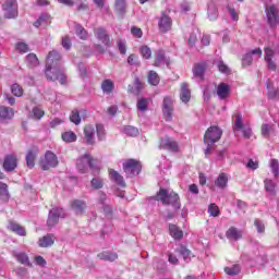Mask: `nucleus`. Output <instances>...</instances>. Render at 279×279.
<instances>
[{"instance_id":"f257e3e1","label":"nucleus","mask_w":279,"mask_h":279,"mask_svg":"<svg viewBox=\"0 0 279 279\" xmlns=\"http://www.w3.org/2000/svg\"><path fill=\"white\" fill-rule=\"evenodd\" d=\"M61 58L56 50L48 53L45 75L50 82L58 81L60 84H66V74H64V66L62 65V61H60Z\"/></svg>"},{"instance_id":"f03ea898","label":"nucleus","mask_w":279,"mask_h":279,"mask_svg":"<svg viewBox=\"0 0 279 279\" xmlns=\"http://www.w3.org/2000/svg\"><path fill=\"white\" fill-rule=\"evenodd\" d=\"M222 134L223 131H221V129H219L218 126H210L209 129H207L204 135V144L207 145L205 149V156H208V154L213 151V145L221 140Z\"/></svg>"},{"instance_id":"7ed1b4c3","label":"nucleus","mask_w":279,"mask_h":279,"mask_svg":"<svg viewBox=\"0 0 279 279\" xmlns=\"http://www.w3.org/2000/svg\"><path fill=\"white\" fill-rule=\"evenodd\" d=\"M155 199L165 205L170 204L175 210H180V196L175 192L169 193V191L160 189L159 193L155 196Z\"/></svg>"},{"instance_id":"20e7f679","label":"nucleus","mask_w":279,"mask_h":279,"mask_svg":"<svg viewBox=\"0 0 279 279\" xmlns=\"http://www.w3.org/2000/svg\"><path fill=\"white\" fill-rule=\"evenodd\" d=\"M76 167L80 173H86L88 169H92L94 173H99V165H97V160L93 159L89 154H85L83 157L78 158Z\"/></svg>"},{"instance_id":"39448f33","label":"nucleus","mask_w":279,"mask_h":279,"mask_svg":"<svg viewBox=\"0 0 279 279\" xmlns=\"http://www.w3.org/2000/svg\"><path fill=\"white\" fill-rule=\"evenodd\" d=\"M4 19H16L19 16V3L16 0H5L2 4Z\"/></svg>"},{"instance_id":"423d86ee","label":"nucleus","mask_w":279,"mask_h":279,"mask_svg":"<svg viewBox=\"0 0 279 279\" xmlns=\"http://www.w3.org/2000/svg\"><path fill=\"white\" fill-rule=\"evenodd\" d=\"M58 156L51 150H48L40 160V167L44 171H49V169L58 167Z\"/></svg>"},{"instance_id":"0eeeda50","label":"nucleus","mask_w":279,"mask_h":279,"mask_svg":"<svg viewBox=\"0 0 279 279\" xmlns=\"http://www.w3.org/2000/svg\"><path fill=\"white\" fill-rule=\"evenodd\" d=\"M142 167L143 166H141V162L135 159H128L123 162L124 172L129 178L138 175V173H141Z\"/></svg>"},{"instance_id":"6e6552de","label":"nucleus","mask_w":279,"mask_h":279,"mask_svg":"<svg viewBox=\"0 0 279 279\" xmlns=\"http://www.w3.org/2000/svg\"><path fill=\"white\" fill-rule=\"evenodd\" d=\"M267 23L270 27L279 25V10L275 4L268 5L265 9Z\"/></svg>"},{"instance_id":"1a4fd4ad","label":"nucleus","mask_w":279,"mask_h":279,"mask_svg":"<svg viewBox=\"0 0 279 279\" xmlns=\"http://www.w3.org/2000/svg\"><path fill=\"white\" fill-rule=\"evenodd\" d=\"M263 58V50L260 48L250 50L242 57V66H251L252 62Z\"/></svg>"},{"instance_id":"9d476101","label":"nucleus","mask_w":279,"mask_h":279,"mask_svg":"<svg viewBox=\"0 0 279 279\" xmlns=\"http://www.w3.org/2000/svg\"><path fill=\"white\" fill-rule=\"evenodd\" d=\"M64 217H66V213H64L62 208H52L48 215V221H47L48 227L53 228V226L58 223V220L60 218L64 219Z\"/></svg>"},{"instance_id":"9b49d317","label":"nucleus","mask_w":279,"mask_h":279,"mask_svg":"<svg viewBox=\"0 0 279 279\" xmlns=\"http://www.w3.org/2000/svg\"><path fill=\"white\" fill-rule=\"evenodd\" d=\"M160 149H166V151L175 153L180 149L178 142L172 137H163L160 140L159 144Z\"/></svg>"},{"instance_id":"f8f14e48","label":"nucleus","mask_w":279,"mask_h":279,"mask_svg":"<svg viewBox=\"0 0 279 279\" xmlns=\"http://www.w3.org/2000/svg\"><path fill=\"white\" fill-rule=\"evenodd\" d=\"M173 25V21L171 17L165 13H161V16L159 17L158 21V28L159 32L162 34H167L171 29V26Z\"/></svg>"},{"instance_id":"ddd939ff","label":"nucleus","mask_w":279,"mask_h":279,"mask_svg":"<svg viewBox=\"0 0 279 279\" xmlns=\"http://www.w3.org/2000/svg\"><path fill=\"white\" fill-rule=\"evenodd\" d=\"M264 51H265V62L267 64V68L269 69V71H276L277 65H276V61L274 60V56H276V51H274V49H271L270 47H266Z\"/></svg>"},{"instance_id":"4468645a","label":"nucleus","mask_w":279,"mask_h":279,"mask_svg":"<svg viewBox=\"0 0 279 279\" xmlns=\"http://www.w3.org/2000/svg\"><path fill=\"white\" fill-rule=\"evenodd\" d=\"M162 112L167 118V121H171V119H173V99H171V97L163 98Z\"/></svg>"},{"instance_id":"2eb2a0df","label":"nucleus","mask_w":279,"mask_h":279,"mask_svg":"<svg viewBox=\"0 0 279 279\" xmlns=\"http://www.w3.org/2000/svg\"><path fill=\"white\" fill-rule=\"evenodd\" d=\"M3 170L7 172L14 171L17 167V159L14 155H7L2 163Z\"/></svg>"},{"instance_id":"dca6fc26","label":"nucleus","mask_w":279,"mask_h":279,"mask_svg":"<svg viewBox=\"0 0 279 279\" xmlns=\"http://www.w3.org/2000/svg\"><path fill=\"white\" fill-rule=\"evenodd\" d=\"M94 35L105 47L110 46V36H108V33H106V29L102 27H98L94 29Z\"/></svg>"},{"instance_id":"f3484780","label":"nucleus","mask_w":279,"mask_h":279,"mask_svg":"<svg viewBox=\"0 0 279 279\" xmlns=\"http://www.w3.org/2000/svg\"><path fill=\"white\" fill-rule=\"evenodd\" d=\"M95 126L93 124L84 128V141L87 145H95Z\"/></svg>"},{"instance_id":"a211bd4d","label":"nucleus","mask_w":279,"mask_h":279,"mask_svg":"<svg viewBox=\"0 0 279 279\" xmlns=\"http://www.w3.org/2000/svg\"><path fill=\"white\" fill-rule=\"evenodd\" d=\"M226 238L229 241H241V239H243V230H239L236 227H231L227 230Z\"/></svg>"},{"instance_id":"6ab92c4d","label":"nucleus","mask_w":279,"mask_h":279,"mask_svg":"<svg viewBox=\"0 0 279 279\" xmlns=\"http://www.w3.org/2000/svg\"><path fill=\"white\" fill-rule=\"evenodd\" d=\"M216 93L220 100L228 99L230 97V85L226 83L218 84Z\"/></svg>"},{"instance_id":"aec40b11","label":"nucleus","mask_w":279,"mask_h":279,"mask_svg":"<svg viewBox=\"0 0 279 279\" xmlns=\"http://www.w3.org/2000/svg\"><path fill=\"white\" fill-rule=\"evenodd\" d=\"M12 256L17 260V263H21V265H25L26 267H32V262H29V256L26 255L25 252L13 251Z\"/></svg>"},{"instance_id":"412c9836","label":"nucleus","mask_w":279,"mask_h":279,"mask_svg":"<svg viewBox=\"0 0 279 279\" xmlns=\"http://www.w3.org/2000/svg\"><path fill=\"white\" fill-rule=\"evenodd\" d=\"M171 59L165 54V50H158L155 59V66H169Z\"/></svg>"},{"instance_id":"4be33fe9","label":"nucleus","mask_w":279,"mask_h":279,"mask_svg":"<svg viewBox=\"0 0 279 279\" xmlns=\"http://www.w3.org/2000/svg\"><path fill=\"white\" fill-rule=\"evenodd\" d=\"M38 156V150L36 148L28 149L26 153V165L28 169H34L36 165V158Z\"/></svg>"},{"instance_id":"5701e85b","label":"nucleus","mask_w":279,"mask_h":279,"mask_svg":"<svg viewBox=\"0 0 279 279\" xmlns=\"http://www.w3.org/2000/svg\"><path fill=\"white\" fill-rule=\"evenodd\" d=\"M109 177L112 182L118 184V186H121L122 189H125V180H123V177L117 172V170L109 169Z\"/></svg>"},{"instance_id":"b1692460","label":"nucleus","mask_w":279,"mask_h":279,"mask_svg":"<svg viewBox=\"0 0 279 279\" xmlns=\"http://www.w3.org/2000/svg\"><path fill=\"white\" fill-rule=\"evenodd\" d=\"M71 206L75 215H84V211L87 208L86 202L80 199L73 201Z\"/></svg>"},{"instance_id":"393cba45","label":"nucleus","mask_w":279,"mask_h":279,"mask_svg":"<svg viewBox=\"0 0 279 279\" xmlns=\"http://www.w3.org/2000/svg\"><path fill=\"white\" fill-rule=\"evenodd\" d=\"M8 230H11V232H14L19 236H25L27 234L24 227L12 220L9 221Z\"/></svg>"},{"instance_id":"a878e982","label":"nucleus","mask_w":279,"mask_h":279,"mask_svg":"<svg viewBox=\"0 0 279 279\" xmlns=\"http://www.w3.org/2000/svg\"><path fill=\"white\" fill-rule=\"evenodd\" d=\"M180 99L183 104H189L191 101V89L186 83L181 84Z\"/></svg>"},{"instance_id":"bb28decb","label":"nucleus","mask_w":279,"mask_h":279,"mask_svg":"<svg viewBox=\"0 0 279 279\" xmlns=\"http://www.w3.org/2000/svg\"><path fill=\"white\" fill-rule=\"evenodd\" d=\"M233 132H240V130H243V114L241 112H235L233 116Z\"/></svg>"},{"instance_id":"cd10ccee","label":"nucleus","mask_w":279,"mask_h":279,"mask_svg":"<svg viewBox=\"0 0 279 279\" xmlns=\"http://www.w3.org/2000/svg\"><path fill=\"white\" fill-rule=\"evenodd\" d=\"M56 243L53 234H47L38 240L39 247H51Z\"/></svg>"},{"instance_id":"c85d7f7f","label":"nucleus","mask_w":279,"mask_h":279,"mask_svg":"<svg viewBox=\"0 0 279 279\" xmlns=\"http://www.w3.org/2000/svg\"><path fill=\"white\" fill-rule=\"evenodd\" d=\"M169 232L172 239H174L175 241H180V239L184 236V232L182 231V229L178 228V226L175 225H169Z\"/></svg>"},{"instance_id":"c756f323","label":"nucleus","mask_w":279,"mask_h":279,"mask_svg":"<svg viewBox=\"0 0 279 279\" xmlns=\"http://www.w3.org/2000/svg\"><path fill=\"white\" fill-rule=\"evenodd\" d=\"M126 8H128V4L125 3V0H116L114 10H116L117 14H119L121 16V19H123V16H125Z\"/></svg>"},{"instance_id":"7c9ffc66","label":"nucleus","mask_w":279,"mask_h":279,"mask_svg":"<svg viewBox=\"0 0 279 279\" xmlns=\"http://www.w3.org/2000/svg\"><path fill=\"white\" fill-rule=\"evenodd\" d=\"M28 117L31 119H35L36 121H40L45 117V110L40 107H34L32 111L29 112Z\"/></svg>"},{"instance_id":"2f4dec72","label":"nucleus","mask_w":279,"mask_h":279,"mask_svg":"<svg viewBox=\"0 0 279 279\" xmlns=\"http://www.w3.org/2000/svg\"><path fill=\"white\" fill-rule=\"evenodd\" d=\"M101 90L105 95H110L114 90V83L111 80H105L101 83Z\"/></svg>"},{"instance_id":"473e14b6","label":"nucleus","mask_w":279,"mask_h":279,"mask_svg":"<svg viewBox=\"0 0 279 279\" xmlns=\"http://www.w3.org/2000/svg\"><path fill=\"white\" fill-rule=\"evenodd\" d=\"M14 117V109L5 106L0 107V119H12Z\"/></svg>"},{"instance_id":"72a5a7b5","label":"nucleus","mask_w":279,"mask_h":279,"mask_svg":"<svg viewBox=\"0 0 279 279\" xmlns=\"http://www.w3.org/2000/svg\"><path fill=\"white\" fill-rule=\"evenodd\" d=\"M215 185L218 189H226V186H228V175L226 173H220L215 181Z\"/></svg>"},{"instance_id":"f704fd0d","label":"nucleus","mask_w":279,"mask_h":279,"mask_svg":"<svg viewBox=\"0 0 279 279\" xmlns=\"http://www.w3.org/2000/svg\"><path fill=\"white\" fill-rule=\"evenodd\" d=\"M207 14L209 21H217L219 11H217V7L214 3L208 4Z\"/></svg>"},{"instance_id":"c9c22d12","label":"nucleus","mask_w":279,"mask_h":279,"mask_svg":"<svg viewBox=\"0 0 279 279\" xmlns=\"http://www.w3.org/2000/svg\"><path fill=\"white\" fill-rule=\"evenodd\" d=\"M264 185H265V191L267 193H269L270 195H276V182H274V180L271 179H266L264 181Z\"/></svg>"},{"instance_id":"e433bc0d","label":"nucleus","mask_w":279,"mask_h":279,"mask_svg":"<svg viewBox=\"0 0 279 279\" xmlns=\"http://www.w3.org/2000/svg\"><path fill=\"white\" fill-rule=\"evenodd\" d=\"M206 71V66L204 64H196L193 68L194 77H198V80H204V73Z\"/></svg>"},{"instance_id":"4c0bfd02","label":"nucleus","mask_w":279,"mask_h":279,"mask_svg":"<svg viewBox=\"0 0 279 279\" xmlns=\"http://www.w3.org/2000/svg\"><path fill=\"white\" fill-rule=\"evenodd\" d=\"M266 86H267L269 99H277V97H279V90L274 88L270 80L267 81Z\"/></svg>"},{"instance_id":"58836bf2","label":"nucleus","mask_w":279,"mask_h":279,"mask_svg":"<svg viewBox=\"0 0 279 279\" xmlns=\"http://www.w3.org/2000/svg\"><path fill=\"white\" fill-rule=\"evenodd\" d=\"M26 64L27 66H31V69H34V66H38L40 62L38 61V57L34 53H29L26 56Z\"/></svg>"},{"instance_id":"ea45409f","label":"nucleus","mask_w":279,"mask_h":279,"mask_svg":"<svg viewBox=\"0 0 279 279\" xmlns=\"http://www.w3.org/2000/svg\"><path fill=\"white\" fill-rule=\"evenodd\" d=\"M51 20V15L49 13H43L39 19L34 23L35 27H40V25H47Z\"/></svg>"},{"instance_id":"a19ab883","label":"nucleus","mask_w":279,"mask_h":279,"mask_svg":"<svg viewBox=\"0 0 279 279\" xmlns=\"http://www.w3.org/2000/svg\"><path fill=\"white\" fill-rule=\"evenodd\" d=\"M62 141L64 143H75L77 141V135L73 131L65 132L61 135Z\"/></svg>"},{"instance_id":"79ce46f5","label":"nucleus","mask_w":279,"mask_h":279,"mask_svg":"<svg viewBox=\"0 0 279 279\" xmlns=\"http://www.w3.org/2000/svg\"><path fill=\"white\" fill-rule=\"evenodd\" d=\"M225 272L228 276H239V274H241V266L239 264H235L231 267H225Z\"/></svg>"},{"instance_id":"37998d69","label":"nucleus","mask_w":279,"mask_h":279,"mask_svg":"<svg viewBox=\"0 0 279 279\" xmlns=\"http://www.w3.org/2000/svg\"><path fill=\"white\" fill-rule=\"evenodd\" d=\"M98 258H100V260H109L110 263L117 260L118 255L117 253H108V252H104L98 254Z\"/></svg>"},{"instance_id":"c03bdc74","label":"nucleus","mask_w":279,"mask_h":279,"mask_svg":"<svg viewBox=\"0 0 279 279\" xmlns=\"http://www.w3.org/2000/svg\"><path fill=\"white\" fill-rule=\"evenodd\" d=\"M148 83L151 86H158V84H160V76H158V73H156L155 71H149Z\"/></svg>"},{"instance_id":"a18cd8bd","label":"nucleus","mask_w":279,"mask_h":279,"mask_svg":"<svg viewBox=\"0 0 279 279\" xmlns=\"http://www.w3.org/2000/svg\"><path fill=\"white\" fill-rule=\"evenodd\" d=\"M207 213L209 217H219V215H221V210L219 209V206H217V204L215 203H211L208 206Z\"/></svg>"},{"instance_id":"49530a36","label":"nucleus","mask_w":279,"mask_h":279,"mask_svg":"<svg viewBox=\"0 0 279 279\" xmlns=\"http://www.w3.org/2000/svg\"><path fill=\"white\" fill-rule=\"evenodd\" d=\"M75 32H76V36H78L81 40H86V38H88V32L84 27H82V25L76 24Z\"/></svg>"},{"instance_id":"de8ad7c7","label":"nucleus","mask_w":279,"mask_h":279,"mask_svg":"<svg viewBox=\"0 0 279 279\" xmlns=\"http://www.w3.org/2000/svg\"><path fill=\"white\" fill-rule=\"evenodd\" d=\"M149 106V100L147 98H140L137 100V110L140 112H145Z\"/></svg>"},{"instance_id":"09e8293b","label":"nucleus","mask_w":279,"mask_h":279,"mask_svg":"<svg viewBox=\"0 0 279 279\" xmlns=\"http://www.w3.org/2000/svg\"><path fill=\"white\" fill-rule=\"evenodd\" d=\"M96 133L98 141H106V129L104 124H96Z\"/></svg>"},{"instance_id":"8fccbe9b","label":"nucleus","mask_w":279,"mask_h":279,"mask_svg":"<svg viewBox=\"0 0 279 279\" xmlns=\"http://www.w3.org/2000/svg\"><path fill=\"white\" fill-rule=\"evenodd\" d=\"M0 197L2 199H10V192H8V184L0 182Z\"/></svg>"},{"instance_id":"3c124183","label":"nucleus","mask_w":279,"mask_h":279,"mask_svg":"<svg viewBox=\"0 0 279 279\" xmlns=\"http://www.w3.org/2000/svg\"><path fill=\"white\" fill-rule=\"evenodd\" d=\"M140 53L142 58H144L145 60H149V58H151V48L148 46H142L140 48Z\"/></svg>"},{"instance_id":"603ef678","label":"nucleus","mask_w":279,"mask_h":279,"mask_svg":"<svg viewBox=\"0 0 279 279\" xmlns=\"http://www.w3.org/2000/svg\"><path fill=\"white\" fill-rule=\"evenodd\" d=\"M178 252L179 254H181V256H183L185 263H189L191 260V251H189V248H186L185 246H180Z\"/></svg>"},{"instance_id":"864d4df0","label":"nucleus","mask_w":279,"mask_h":279,"mask_svg":"<svg viewBox=\"0 0 279 279\" xmlns=\"http://www.w3.org/2000/svg\"><path fill=\"white\" fill-rule=\"evenodd\" d=\"M70 121L75 125H80L82 123V118L80 117V111L73 110L70 114Z\"/></svg>"},{"instance_id":"5fc2aeb1","label":"nucleus","mask_w":279,"mask_h":279,"mask_svg":"<svg viewBox=\"0 0 279 279\" xmlns=\"http://www.w3.org/2000/svg\"><path fill=\"white\" fill-rule=\"evenodd\" d=\"M11 93L15 97H23V87H21V85L16 84V83H14L11 86Z\"/></svg>"},{"instance_id":"6e6d98bb","label":"nucleus","mask_w":279,"mask_h":279,"mask_svg":"<svg viewBox=\"0 0 279 279\" xmlns=\"http://www.w3.org/2000/svg\"><path fill=\"white\" fill-rule=\"evenodd\" d=\"M123 132L126 136H138V129L134 126H124Z\"/></svg>"},{"instance_id":"4d7b16f0","label":"nucleus","mask_w":279,"mask_h":279,"mask_svg":"<svg viewBox=\"0 0 279 279\" xmlns=\"http://www.w3.org/2000/svg\"><path fill=\"white\" fill-rule=\"evenodd\" d=\"M90 184H92V187H94L95 190L104 189V179L99 177L94 178Z\"/></svg>"},{"instance_id":"13d9d810","label":"nucleus","mask_w":279,"mask_h":279,"mask_svg":"<svg viewBox=\"0 0 279 279\" xmlns=\"http://www.w3.org/2000/svg\"><path fill=\"white\" fill-rule=\"evenodd\" d=\"M134 86H135V89L132 90V86L129 85L130 93L138 94L141 93V90H143V83H141V80L135 78Z\"/></svg>"},{"instance_id":"bf43d9fd","label":"nucleus","mask_w":279,"mask_h":279,"mask_svg":"<svg viewBox=\"0 0 279 279\" xmlns=\"http://www.w3.org/2000/svg\"><path fill=\"white\" fill-rule=\"evenodd\" d=\"M16 51H20V53H27L29 51V46L23 41H20L15 46Z\"/></svg>"},{"instance_id":"052dcab7","label":"nucleus","mask_w":279,"mask_h":279,"mask_svg":"<svg viewBox=\"0 0 279 279\" xmlns=\"http://www.w3.org/2000/svg\"><path fill=\"white\" fill-rule=\"evenodd\" d=\"M270 168H271L272 174L276 178H278V175H279V163H278L277 159H271L270 160Z\"/></svg>"},{"instance_id":"680f3d73","label":"nucleus","mask_w":279,"mask_h":279,"mask_svg":"<svg viewBox=\"0 0 279 279\" xmlns=\"http://www.w3.org/2000/svg\"><path fill=\"white\" fill-rule=\"evenodd\" d=\"M254 226L258 232V234H263L265 232V223L260 219H255Z\"/></svg>"},{"instance_id":"e2e57ef3","label":"nucleus","mask_w":279,"mask_h":279,"mask_svg":"<svg viewBox=\"0 0 279 279\" xmlns=\"http://www.w3.org/2000/svg\"><path fill=\"white\" fill-rule=\"evenodd\" d=\"M215 64L220 73H230V68H228L223 61H216Z\"/></svg>"},{"instance_id":"0e129e2a","label":"nucleus","mask_w":279,"mask_h":279,"mask_svg":"<svg viewBox=\"0 0 279 279\" xmlns=\"http://www.w3.org/2000/svg\"><path fill=\"white\" fill-rule=\"evenodd\" d=\"M35 265H38V267H47V260L44 256L37 255L35 256Z\"/></svg>"},{"instance_id":"69168bd1","label":"nucleus","mask_w":279,"mask_h":279,"mask_svg":"<svg viewBox=\"0 0 279 279\" xmlns=\"http://www.w3.org/2000/svg\"><path fill=\"white\" fill-rule=\"evenodd\" d=\"M131 34L134 38H143V31L136 26L131 28Z\"/></svg>"},{"instance_id":"338daca9","label":"nucleus","mask_w":279,"mask_h":279,"mask_svg":"<svg viewBox=\"0 0 279 279\" xmlns=\"http://www.w3.org/2000/svg\"><path fill=\"white\" fill-rule=\"evenodd\" d=\"M246 169H251L252 171H256L258 169V161H254L253 159H248L246 163Z\"/></svg>"},{"instance_id":"774afa93","label":"nucleus","mask_w":279,"mask_h":279,"mask_svg":"<svg viewBox=\"0 0 279 279\" xmlns=\"http://www.w3.org/2000/svg\"><path fill=\"white\" fill-rule=\"evenodd\" d=\"M61 45L63 48L66 49V51H69V49H71V39L69 38V36H65L62 38Z\"/></svg>"}]
</instances>
